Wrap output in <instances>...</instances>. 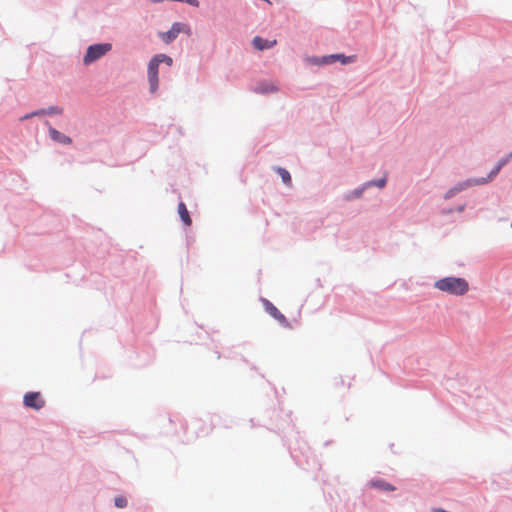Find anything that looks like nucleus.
Segmentation results:
<instances>
[{
    "instance_id": "nucleus-1",
    "label": "nucleus",
    "mask_w": 512,
    "mask_h": 512,
    "mask_svg": "<svg viewBox=\"0 0 512 512\" xmlns=\"http://www.w3.org/2000/svg\"><path fill=\"white\" fill-rule=\"evenodd\" d=\"M435 287L452 295H464L469 290L466 279L460 277H445L435 282Z\"/></svg>"
},
{
    "instance_id": "nucleus-2",
    "label": "nucleus",
    "mask_w": 512,
    "mask_h": 512,
    "mask_svg": "<svg viewBox=\"0 0 512 512\" xmlns=\"http://www.w3.org/2000/svg\"><path fill=\"white\" fill-rule=\"evenodd\" d=\"M112 49L110 43L94 44L88 47L87 52L83 58L85 65H89L92 62L103 57L107 52Z\"/></svg>"
},
{
    "instance_id": "nucleus-3",
    "label": "nucleus",
    "mask_w": 512,
    "mask_h": 512,
    "mask_svg": "<svg viewBox=\"0 0 512 512\" xmlns=\"http://www.w3.org/2000/svg\"><path fill=\"white\" fill-rule=\"evenodd\" d=\"M159 59L154 56L148 63L147 75L149 82V89L152 94H154L158 90L159 86Z\"/></svg>"
},
{
    "instance_id": "nucleus-4",
    "label": "nucleus",
    "mask_w": 512,
    "mask_h": 512,
    "mask_svg": "<svg viewBox=\"0 0 512 512\" xmlns=\"http://www.w3.org/2000/svg\"><path fill=\"white\" fill-rule=\"evenodd\" d=\"M181 32H183L187 35H190L191 29L187 24L175 22L171 26L170 30H168L167 32L161 33L160 37L165 43L168 44V43L172 42L173 40H175Z\"/></svg>"
},
{
    "instance_id": "nucleus-5",
    "label": "nucleus",
    "mask_w": 512,
    "mask_h": 512,
    "mask_svg": "<svg viewBox=\"0 0 512 512\" xmlns=\"http://www.w3.org/2000/svg\"><path fill=\"white\" fill-rule=\"evenodd\" d=\"M262 304L265 309V311L273 317L275 320H277L282 326L286 328H290L291 325L286 319V317L277 309L273 303H271L268 299H262Z\"/></svg>"
},
{
    "instance_id": "nucleus-6",
    "label": "nucleus",
    "mask_w": 512,
    "mask_h": 512,
    "mask_svg": "<svg viewBox=\"0 0 512 512\" xmlns=\"http://www.w3.org/2000/svg\"><path fill=\"white\" fill-rule=\"evenodd\" d=\"M23 404L27 408L40 410L45 406V400L40 392H28L23 397Z\"/></svg>"
},
{
    "instance_id": "nucleus-7",
    "label": "nucleus",
    "mask_w": 512,
    "mask_h": 512,
    "mask_svg": "<svg viewBox=\"0 0 512 512\" xmlns=\"http://www.w3.org/2000/svg\"><path fill=\"white\" fill-rule=\"evenodd\" d=\"M277 41L276 40H267V39H263L262 37H259V36H256L253 38V46L255 47V49L257 50H265V49H270L272 47H274L276 45Z\"/></svg>"
},
{
    "instance_id": "nucleus-8",
    "label": "nucleus",
    "mask_w": 512,
    "mask_h": 512,
    "mask_svg": "<svg viewBox=\"0 0 512 512\" xmlns=\"http://www.w3.org/2000/svg\"><path fill=\"white\" fill-rule=\"evenodd\" d=\"M50 137L59 143L69 145L72 143V139L69 136H66L65 134L59 132L58 130L54 128H50L49 130Z\"/></svg>"
},
{
    "instance_id": "nucleus-9",
    "label": "nucleus",
    "mask_w": 512,
    "mask_h": 512,
    "mask_svg": "<svg viewBox=\"0 0 512 512\" xmlns=\"http://www.w3.org/2000/svg\"><path fill=\"white\" fill-rule=\"evenodd\" d=\"M370 486L373 488L379 489V490L387 491V492L395 490V487L393 485H391L390 483H388L382 479L372 480L370 482Z\"/></svg>"
},
{
    "instance_id": "nucleus-10",
    "label": "nucleus",
    "mask_w": 512,
    "mask_h": 512,
    "mask_svg": "<svg viewBox=\"0 0 512 512\" xmlns=\"http://www.w3.org/2000/svg\"><path fill=\"white\" fill-rule=\"evenodd\" d=\"M486 181H478V180H474L473 182L471 181H467V182H464L462 184H459L457 187L455 188H452L450 189L447 194H446V198H449V197H452L453 195H455L457 192L473 185V184H483L485 183Z\"/></svg>"
},
{
    "instance_id": "nucleus-11",
    "label": "nucleus",
    "mask_w": 512,
    "mask_h": 512,
    "mask_svg": "<svg viewBox=\"0 0 512 512\" xmlns=\"http://www.w3.org/2000/svg\"><path fill=\"white\" fill-rule=\"evenodd\" d=\"M178 213L186 226H190L192 224V219L189 215L186 205L183 202L178 204Z\"/></svg>"
},
{
    "instance_id": "nucleus-12",
    "label": "nucleus",
    "mask_w": 512,
    "mask_h": 512,
    "mask_svg": "<svg viewBox=\"0 0 512 512\" xmlns=\"http://www.w3.org/2000/svg\"><path fill=\"white\" fill-rule=\"evenodd\" d=\"M277 173L279 174V176L281 177L282 181L290 186L291 183H292V179H291V175L290 173L285 169V168H281V167H278L276 169Z\"/></svg>"
},
{
    "instance_id": "nucleus-13",
    "label": "nucleus",
    "mask_w": 512,
    "mask_h": 512,
    "mask_svg": "<svg viewBox=\"0 0 512 512\" xmlns=\"http://www.w3.org/2000/svg\"><path fill=\"white\" fill-rule=\"evenodd\" d=\"M512 156V154H510V156L506 159H501L498 164L495 166V168L491 171L490 175H489V180L492 179L494 176H496L498 174V172L500 171V169L508 162L509 158Z\"/></svg>"
},
{
    "instance_id": "nucleus-14",
    "label": "nucleus",
    "mask_w": 512,
    "mask_h": 512,
    "mask_svg": "<svg viewBox=\"0 0 512 512\" xmlns=\"http://www.w3.org/2000/svg\"><path fill=\"white\" fill-rule=\"evenodd\" d=\"M155 56L159 59L160 63H165L168 66H171L173 63L172 58L166 54H157Z\"/></svg>"
},
{
    "instance_id": "nucleus-15",
    "label": "nucleus",
    "mask_w": 512,
    "mask_h": 512,
    "mask_svg": "<svg viewBox=\"0 0 512 512\" xmlns=\"http://www.w3.org/2000/svg\"><path fill=\"white\" fill-rule=\"evenodd\" d=\"M114 502L118 508H124L127 505V500L123 496L116 497Z\"/></svg>"
},
{
    "instance_id": "nucleus-16",
    "label": "nucleus",
    "mask_w": 512,
    "mask_h": 512,
    "mask_svg": "<svg viewBox=\"0 0 512 512\" xmlns=\"http://www.w3.org/2000/svg\"><path fill=\"white\" fill-rule=\"evenodd\" d=\"M369 185H376L379 188H383L386 185V178H381L378 181L370 182Z\"/></svg>"
},
{
    "instance_id": "nucleus-17",
    "label": "nucleus",
    "mask_w": 512,
    "mask_h": 512,
    "mask_svg": "<svg viewBox=\"0 0 512 512\" xmlns=\"http://www.w3.org/2000/svg\"><path fill=\"white\" fill-rule=\"evenodd\" d=\"M332 57H333V58H337V59L341 60V61H342V63H344V64L348 63V61H349V58L345 57V56H344V55H342V54L333 55Z\"/></svg>"
},
{
    "instance_id": "nucleus-18",
    "label": "nucleus",
    "mask_w": 512,
    "mask_h": 512,
    "mask_svg": "<svg viewBox=\"0 0 512 512\" xmlns=\"http://www.w3.org/2000/svg\"><path fill=\"white\" fill-rule=\"evenodd\" d=\"M180 2H186L191 6L198 7L199 2L197 0H179Z\"/></svg>"
},
{
    "instance_id": "nucleus-19",
    "label": "nucleus",
    "mask_w": 512,
    "mask_h": 512,
    "mask_svg": "<svg viewBox=\"0 0 512 512\" xmlns=\"http://www.w3.org/2000/svg\"><path fill=\"white\" fill-rule=\"evenodd\" d=\"M42 113H43V111H36V112H33V113H32V114H30V115H25L24 117H22V118H21V120L28 119V118H30L31 116L40 115V114H42Z\"/></svg>"
},
{
    "instance_id": "nucleus-20",
    "label": "nucleus",
    "mask_w": 512,
    "mask_h": 512,
    "mask_svg": "<svg viewBox=\"0 0 512 512\" xmlns=\"http://www.w3.org/2000/svg\"><path fill=\"white\" fill-rule=\"evenodd\" d=\"M60 111L57 108H51L50 113H59Z\"/></svg>"
}]
</instances>
